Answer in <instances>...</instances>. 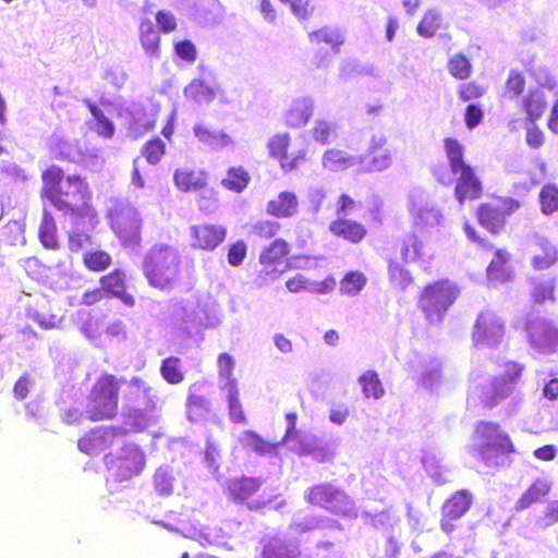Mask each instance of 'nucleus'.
Returning <instances> with one entry per match:
<instances>
[{
	"mask_svg": "<svg viewBox=\"0 0 558 558\" xmlns=\"http://www.w3.org/2000/svg\"><path fill=\"white\" fill-rule=\"evenodd\" d=\"M445 150L449 168L439 166L434 169L436 180L444 185L456 182L454 195L460 204L466 199H476L482 194V184L471 166L464 162V146L453 138L445 140Z\"/></svg>",
	"mask_w": 558,
	"mask_h": 558,
	"instance_id": "f257e3e1",
	"label": "nucleus"
},
{
	"mask_svg": "<svg viewBox=\"0 0 558 558\" xmlns=\"http://www.w3.org/2000/svg\"><path fill=\"white\" fill-rule=\"evenodd\" d=\"M41 196L58 210L72 214L82 211L89 198L88 186L78 175L63 177L60 168L52 166L43 173Z\"/></svg>",
	"mask_w": 558,
	"mask_h": 558,
	"instance_id": "f03ea898",
	"label": "nucleus"
},
{
	"mask_svg": "<svg viewBox=\"0 0 558 558\" xmlns=\"http://www.w3.org/2000/svg\"><path fill=\"white\" fill-rule=\"evenodd\" d=\"M473 438L477 440L475 454L487 468L504 465V457L515 452L511 437L497 423L478 422Z\"/></svg>",
	"mask_w": 558,
	"mask_h": 558,
	"instance_id": "7ed1b4c3",
	"label": "nucleus"
},
{
	"mask_svg": "<svg viewBox=\"0 0 558 558\" xmlns=\"http://www.w3.org/2000/svg\"><path fill=\"white\" fill-rule=\"evenodd\" d=\"M129 395L134 405L125 409L122 422L114 425L120 436L143 433L159 420V400L151 395L150 388L136 387Z\"/></svg>",
	"mask_w": 558,
	"mask_h": 558,
	"instance_id": "20e7f679",
	"label": "nucleus"
},
{
	"mask_svg": "<svg viewBox=\"0 0 558 558\" xmlns=\"http://www.w3.org/2000/svg\"><path fill=\"white\" fill-rule=\"evenodd\" d=\"M143 270L151 287L172 289L180 277L179 252L165 244L155 245L145 257Z\"/></svg>",
	"mask_w": 558,
	"mask_h": 558,
	"instance_id": "39448f33",
	"label": "nucleus"
},
{
	"mask_svg": "<svg viewBox=\"0 0 558 558\" xmlns=\"http://www.w3.org/2000/svg\"><path fill=\"white\" fill-rule=\"evenodd\" d=\"M263 480L259 476H238L229 478L225 486L228 500L246 507L251 511L267 509L276 500V496L260 493Z\"/></svg>",
	"mask_w": 558,
	"mask_h": 558,
	"instance_id": "423d86ee",
	"label": "nucleus"
},
{
	"mask_svg": "<svg viewBox=\"0 0 558 558\" xmlns=\"http://www.w3.org/2000/svg\"><path fill=\"white\" fill-rule=\"evenodd\" d=\"M106 469L119 482L132 480L145 469L146 456L143 448L133 442H125L117 452H109L102 458Z\"/></svg>",
	"mask_w": 558,
	"mask_h": 558,
	"instance_id": "0eeeda50",
	"label": "nucleus"
},
{
	"mask_svg": "<svg viewBox=\"0 0 558 558\" xmlns=\"http://www.w3.org/2000/svg\"><path fill=\"white\" fill-rule=\"evenodd\" d=\"M173 315L178 320L202 327H215L221 319L217 301L208 294L177 303Z\"/></svg>",
	"mask_w": 558,
	"mask_h": 558,
	"instance_id": "6e6552de",
	"label": "nucleus"
},
{
	"mask_svg": "<svg viewBox=\"0 0 558 558\" xmlns=\"http://www.w3.org/2000/svg\"><path fill=\"white\" fill-rule=\"evenodd\" d=\"M457 287L448 281H438L427 286L420 299V307L430 324H438L442 320L447 310L458 296Z\"/></svg>",
	"mask_w": 558,
	"mask_h": 558,
	"instance_id": "1a4fd4ad",
	"label": "nucleus"
},
{
	"mask_svg": "<svg viewBox=\"0 0 558 558\" xmlns=\"http://www.w3.org/2000/svg\"><path fill=\"white\" fill-rule=\"evenodd\" d=\"M304 500L311 507L322 508L337 515H349L352 500L333 484H314L304 492Z\"/></svg>",
	"mask_w": 558,
	"mask_h": 558,
	"instance_id": "9d476101",
	"label": "nucleus"
},
{
	"mask_svg": "<svg viewBox=\"0 0 558 558\" xmlns=\"http://www.w3.org/2000/svg\"><path fill=\"white\" fill-rule=\"evenodd\" d=\"M408 210L413 227L418 231L439 227L444 221L441 209L421 190H414L409 195Z\"/></svg>",
	"mask_w": 558,
	"mask_h": 558,
	"instance_id": "9b49d317",
	"label": "nucleus"
},
{
	"mask_svg": "<svg viewBox=\"0 0 558 558\" xmlns=\"http://www.w3.org/2000/svg\"><path fill=\"white\" fill-rule=\"evenodd\" d=\"M525 331L533 350L542 354L558 351V327L546 317L531 314L526 319Z\"/></svg>",
	"mask_w": 558,
	"mask_h": 558,
	"instance_id": "f8f14e48",
	"label": "nucleus"
},
{
	"mask_svg": "<svg viewBox=\"0 0 558 558\" xmlns=\"http://www.w3.org/2000/svg\"><path fill=\"white\" fill-rule=\"evenodd\" d=\"M71 226L68 229L69 248L71 252L86 250L93 245L92 232L98 223L96 211L84 206L82 211L69 214Z\"/></svg>",
	"mask_w": 558,
	"mask_h": 558,
	"instance_id": "ddd939ff",
	"label": "nucleus"
},
{
	"mask_svg": "<svg viewBox=\"0 0 558 558\" xmlns=\"http://www.w3.org/2000/svg\"><path fill=\"white\" fill-rule=\"evenodd\" d=\"M142 219L132 206H124L111 215V228L125 247H136L141 242Z\"/></svg>",
	"mask_w": 558,
	"mask_h": 558,
	"instance_id": "4468645a",
	"label": "nucleus"
},
{
	"mask_svg": "<svg viewBox=\"0 0 558 558\" xmlns=\"http://www.w3.org/2000/svg\"><path fill=\"white\" fill-rule=\"evenodd\" d=\"M505 335L504 322L490 311L478 315L473 331V344L476 349L498 348Z\"/></svg>",
	"mask_w": 558,
	"mask_h": 558,
	"instance_id": "2eb2a0df",
	"label": "nucleus"
},
{
	"mask_svg": "<svg viewBox=\"0 0 558 558\" xmlns=\"http://www.w3.org/2000/svg\"><path fill=\"white\" fill-rule=\"evenodd\" d=\"M473 497L470 490H454L440 507L439 527L450 535L457 529L456 522L461 520L471 509Z\"/></svg>",
	"mask_w": 558,
	"mask_h": 558,
	"instance_id": "dca6fc26",
	"label": "nucleus"
},
{
	"mask_svg": "<svg viewBox=\"0 0 558 558\" xmlns=\"http://www.w3.org/2000/svg\"><path fill=\"white\" fill-rule=\"evenodd\" d=\"M118 387L94 386L89 396V418L94 422L111 420L118 411Z\"/></svg>",
	"mask_w": 558,
	"mask_h": 558,
	"instance_id": "f3484780",
	"label": "nucleus"
},
{
	"mask_svg": "<svg viewBox=\"0 0 558 558\" xmlns=\"http://www.w3.org/2000/svg\"><path fill=\"white\" fill-rule=\"evenodd\" d=\"M118 117L133 138H138L150 131L156 122V114L147 111L138 104H130L120 108Z\"/></svg>",
	"mask_w": 558,
	"mask_h": 558,
	"instance_id": "a211bd4d",
	"label": "nucleus"
},
{
	"mask_svg": "<svg viewBox=\"0 0 558 558\" xmlns=\"http://www.w3.org/2000/svg\"><path fill=\"white\" fill-rule=\"evenodd\" d=\"M121 437L114 425H100L92 428L77 440V448L87 456H98L110 449Z\"/></svg>",
	"mask_w": 558,
	"mask_h": 558,
	"instance_id": "6ab92c4d",
	"label": "nucleus"
},
{
	"mask_svg": "<svg viewBox=\"0 0 558 558\" xmlns=\"http://www.w3.org/2000/svg\"><path fill=\"white\" fill-rule=\"evenodd\" d=\"M400 255L405 264H416L423 269H428L435 257L434 248L416 233H408L400 244Z\"/></svg>",
	"mask_w": 558,
	"mask_h": 558,
	"instance_id": "aec40b11",
	"label": "nucleus"
},
{
	"mask_svg": "<svg viewBox=\"0 0 558 558\" xmlns=\"http://www.w3.org/2000/svg\"><path fill=\"white\" fill-rule=\"evenodd\" d=\"M259 558H310L300 545L278 534H266L259 541Z\"/></svg>",
	"mask_w": 558,
	"mask_h": 558,
	"instance_id": "412c9836",
	"label": "nucleus"
},
{
	"mask_svg": "<svg viewBox=\"0 0 558 558\" xmlns=\"http://www.w3.org/2000/svg\"><path fill=\"white\" fill-rule=\"evenodd\" d=\"M291 143V136L287 132H279L270 136L267 141L269 156L278 159L283 171H292L304 161L305 153L299 151L295 156L288 154Z\"/></svg>",
	"mask_w": 558,
	"mask_h": 558,
	"instance_id": "4be33fe9",
	"label": "nucleus"
},
{
	"mask_svg": "<svg viewBox=\"0 0 558 558\" xmlns=\"http://www.w3.org/2000/svg\"><path fill=\"white\" fill-rule=\"evenodd\" d=\"M367 154L368 160L364 159V169L368 172H380L387 170L392 163V150L387 146V137L383 134L372 136Z\"/></svg>",
	"mask_w": 558,
	"mask_h": 558,
	"instance_id": "5701e85b",
	"label": "nucleus"
},
{
	"mask_svg": "<svg viewBox=\"0 0 558 558\" xmlns=\"http://www.w3.org/2000/svg\"><path fill=\"white\" fill-rule=\"evenodd\" d=\"M226 228L221 225L202 223L190 228L191 246L213 251L225 241Z\"/></svg>",
	"mask_w": 558,
	"mask_h": 558,
	"instance_id": "b1692460",
	"label": "nucleus"
},
{
	"mask_svg": "<svg viewBox=\"0 0 558 558\" xmlns=\"http://www.w3.org/2000/svg\"><path fill=\"white\" fill-rule=\"evenodd\" d=\"M315 111V100L311 96H300L291 100L282 113L286 126L301 129L307 124Z\"/></svg>",
	"mask_w": 558,
	"mask_h": 558,
	"instance_id": "393cba45",
	"label": "nucleus"
},
{
	"mask_svg": "<svg viewBox=\"0 0 558 558\" xmlns=\"http://www.w3.org/2000/svg\"><path fill=\"white\" fill-rule=\"evenodd\" d=\"M193 134L199 143L216 151L235 146V141L230 134L205 122L195 123Z\"/></svg>",
	"mask_w": 558,
	"mask_h": 558,
	"instance_id": "a878e982",
	"label": "nucleus"
},
{
	"mask_svg": "<svg viewBox=\"0 0 558 558\" xmlns=\"http://www.w3.org/2000/svg\"><path fill=\"white\" fill-rule=\"evenodd\" d=\"M364 162V157L338 148L327 149L322 156V166L330 172H340Z\"/></svg>",
	"mask_w": 558,
	"mask_h": 558,
	"instance_id": "bb28decb",
	"label": "nucleus"
},
{
	"mask_svg": "<svg viewBox=\"0 0 558 558\" xmlns=\"http://www.w3.org/2000/svg\"><path fill=\"white\" fill-rule=\"evenodd\" d=\"M48 145L50 151L58 158L73 162H86V157L81 151L76 141L65 138L54 133L49 138Z\"/></svg>",
	"mask_w": 558,
	"mask_h": 558,
	"instance_id": "cd10ccee",
	"label": "nucleus"
},
{
	"mask_svg": "<svg viewBox=\"0 0 558 558\" xmlns=\"http://www.w3.org/2000/svg\"><path fill=\"white\" fill-rule=\"evenodd\" d=\"M413 378L426 384L442 380V363L433 356L418 357L412 364Z\"/></svg>",
	"mask_w": 558,
	"mask_h": 558,
	"instance_id": "c85d7f7f",
	"label": "nucleus"
},
{
	"mask_svg": "<svg viewBox=\"0 0 558 558\" xmlns=\"http://www.w3.org/2000/svg\"><path fill=\"white\" fill-rule=\"evenodd\" d=\"M141 46L145 54L151 59L160 58V36L154 22L149 17H143L138 25Z\"/></svg>",
	"mask_w": 558,
	"mask_h": 558,
	"instance_id": "c756f323",
	"label": "nucleus"
},
{
	"mask_svg": "<svg viewBox=\"0 0 558 558\" xmlns=\"http://www.w3.org/2000/svg\"><path fill=\"white\" fill-rule=\"evenodd\" d=\"M266 213L277 218H291L299 213V198L296 194L283 191L266 205Z\"/></svg>",
	"mask_w": 558,
	"mask_h": 558,
	"instance_id": "7c9ffc66",
	"label": "nucleus"
},
{
	"mask_svg": "<svg viewBox=\"0 0 558 558\" xmlns=\"http://www.w3.org/2000/svg\"><path fill=\"white\" fill-rule=\"evenodd\" d=\"M551 487L553 484L546 478H536L530 484L526 492L522 493L520 499L515 501V510L523 511L535 504L544 501Z\"/></svg>",
	"mask_w": 558,
	"mask_h": 558,
	"instance_id": "2f4dec72",
	"label": "nucleus"
},
{
	"mask_svg": "<svg viewBox=\"0 0 558 558\" xmlns=\"http://www.w3.org/2000/svg\"><path fill=\"white\" fill-rule=\"evenodd\" d=\"M508 260L509 254L506 251L498 250L495 253L487 267V279L490 284L496 286L510 280L511 271L507 265Z\"/></svg>",
	"mask_w": 558,
	"mask_h": 558,
	"instance_id": "473e14b6",
	"label": "nucleus"
},
{
	"mask_svg": "<svg viewBox=\"0 0 558 558\" xmlns=\"http://www.w3.org/2000/svg\"><path fill=\"white\" fill-rule=\"evenodd\" d=\"M533 266L536 269H546L558 260L557 248L546 239L536 238L534 242Z\"/></svg>",
	"mask_w": 558,
	"mask_h": 558,
	"instance_id": "72a5a7b5",
	"label": "nucleus"
},
{
	"mask_svg": "<svg viewBox=\"0 0 558 558\" xmlns=\"http://www.w3.org/2000/svg\"><path fill=\"white\" fill-rule=\"evenodd\" d=\"M523 110L527 120L535 123L547 108V99L545 93L539 88H534L522 100Z\"/></svg>",
	"mask_w": 558,
	"mask_h": 558,
	"instance_id": "f704fd0d",
	"label": "nucleus"
},
{
	"mask_svg": "<svg viewBox=\"0 0 558 558\" xmlns=\"http://www.w3.org/2000/svg\"><path fill=\"white\" fill-rule=\"evenodd\" d=\"M90 113L93 120L88 122L89 128L94 130L99 136L104 138H111L114 135V124L111 120H109L102 110L93 104L90 100L85 101Z\"/></svg>",
	"mask_w": 558,
	"mask_h": 558,
	"instance_id": "c9c22d12",
	"label": "nucleus"
},
{
	"mask_svg": "<svg viewBox=\"0 0 558 558\" xmlns=\"http://www.w3.org/2000/svg\"><path fill=\"white\" fill-rule=\"evenodd\" d=\"M76 323L81 332L95 344H98L104 330V325L98 318H93L88 311L81 310L76 313Z\"/></svg>",
	"mask_w": 558,
	"mask_h": 558,
	"instance_id": "e433bc0d",
	"label": "nucleus"
},
{
	"mask_svg": "<svg viewBox=\"0 0 558 558\" xmlns=\"http://www.w3.org/2000/svg\"><path fill=\"white\" fill-rule=\"evenodd\" d=\"M310 134L316 143L328 145L338 138V126L333 121L316 119L310 130Z\"/></svg>",
	"mask_w": 558,
	"mask_h": 558,
	"instance_id": "4c0bfd02",
	"label": "nucleus"
},
{
	"mask_svg": "<svg viewBox=\"0 0 558 558\" xmlns=\"http://www.w3.org/2000/svg\"><path fill=\"white\" fill-rule=\"evenodd\" d=\"M240 442L242 448L248 449L259 456L275 452L277 449L276 444L265 440L260 435L251 429L241 433Z\"/></svg>",
	"mask_w": 558,
	"mask_h": 558,
	"instance_id": "58836bf2",
	"label": "nucleus"
},
{
	"mask_svg": "<svg viewBox=\"0 0 558 558\" xmlns=\"http://www.w3.org/2000/svg\"><path fill=\"white\" fill-rule=\"evenodd\" d=\"M184 95L195 102L208 104L215 99L216 88L203 80L195 78L184 88Z\"/></svg>",
	"mask_w": 558,
	"mask_h": 558,
	"instance_id": "ea45409f",
	"label": "nucleus"
},
{
	"mask_svg": "<svg viewBox=\"0 0 558 558\" xmlns=\"http://www.w3.org/2000/svg\"><path fill=\"white\" fill-rule=\"evenodd\" d=\"M329 229L333 234L342 236L343 239H347L351 242H359L365 235V229L362 225L341 218L333 221Z\"/></svg>",
	"mask_w": 558,
	"mask_h": 558,
	"instance_id": "a19ab883",
	"label": "nucleus"
},
{
	"mask_svg": "<svg viewBox=\"0 0 558 558\" xmlns=\"http://www.w3.org/2000/svg\"><path fill=\"white\" fill-rule=\"evenodd\" d=\"M174 183L182 191H191L203 187L206 180L203 172L183 168L174 172Z\"/></svg>",
	"mask_w": 558,
	"mask_h": 558,
	"instance_id": "79ce46f5",
	"label": "nucleus"
},
{
	"mask_svg": "<svg viewBox=\"0 0 558 558\" xmlns=\"http://www.w3.org/2000/svg\"><path fill=\"white\" fill-rule=\"evenodd\" d=\"M388 277L391 286L396 289L404 291L413 282V277L400 262L389 260Z\"/></svg>",
	"mask_w": 558,
	"mask_h": 558,
	"instance_id": "37998d69",
	"label": "nucleus"
},
{
	"mask_svg": "<svg viewBox=\"0 0 558 558\" xmlns=\"http://www.w3.org/2000/svg\"><path fill=\"white\" fill-rule=\"evenodd\" d=\"M477 215L480 223L493 233L498 232L504 226V217L497 206L482 205Z\"/></svg>",
	"mask_w": 558,
	"mask_h": 558,
	"instance_id": "c03bdc74",
	"label": "nucleus"
},
{
	"mask_svg": "<svg viewBox=\"0 0 558 558\" xmlns=\"http://www.w3.org/2000/svg\"><path fill=\"white\" fill-rule=\"evenodd\" d=\"M310 40L315 45H319L322 43L328 44L331 46L333 53H337L344 39L340 31L336 28L324 27L311 33Z\"/></svg>",
	"mask_w": 558,
	"mask_h": 558,
	"instance_id": "a18cd8bd",
	"label": "nucleus"
},
{
	"mask_svg": "<svg viewBox=\"0 0 558 558\" xmlns=\"http://www.w3.org/2000/svg\"><path fill=\"white\" fill-rule=\"evenodd\" d=\"M288 253L289 244L281 239H277L262 252L259 262L265 267L271 266L280 262Z\"/></svg>",
	"mask_w": 558,
	"mask_h": 558,
	"instance_id": "49530a36",
	"label": "nucleus"
},
{
	"mask_svg": "<svg viewBox=\"0 0 558 558\" xmlns=\"http://www.w3.org/2000/svg\"><path fill=\"white\" fill-rule=\"evenodd\" d=\"M442 16L437 10H427L417 25L416 32L424 38L433 37L440 28Z\"/></svg>",
	"mask_w": 558,
	"mask_h": 558,
	"instance_id": "de8ad7c7",
	"label": "nucleus"
},
{
	"mask_svg": "<svg viewBox=\"0 0 558 558\" xmlns=\"http://www.w3.org/2000/svg\"><path fill=\"white\" fill-rule=\"evenodd\" d=\"M531 76L539 88L557 93L558 81L551 71L542 64H535L531 69Z\"/></svg>",
	"mask_w": 558,
	"mask_h": 558,
	"instance_id": "09e8293b",
	"label": "nucleus"
},
{
	"mask_svg": "<svg viewBox=\"0 0 558 558\" xmlns=\"http://www.w3.org/2000/svg\"><path fill=\"white\" fill-rule=\"evenodd\" d=\"M367 279L360 271H350L340 281V292L344 295L354 296L366 286Z\"/></svg>",
	"mask_w": 558,
	"mask_h": 558,
	"instance_id": "8fccbe9b",
	"label": "nucleus"
},
{
	"mask_svg": "<svg viewBox=\"0 0 558 558\" xmlns=\"http://www.w3.org/2000/svg\"><path fill=\"white\" fill-rule=\"evenodd\" d=\"M187 418L192 422H201L210 414L209 402L202 396H190L187 398Z\"/></svg>",
	"mask_w": 558,
	"mask_h": 558,
	"instance_id": "3c124183",
	"label": "nucleus"
},
{
	"mask_svg": "<svg viewBox=\"0 0 558 558\" xmlns=\"http://www.w3.org/2000/svg\"><path fill=\"white\" fill-rule=\"evenodd\" d=\"M449 73L457 80H466L472 73L470 60L462 53H454L448 60Z\"/></svg>",
	"mask_w": 558,
	"mask_h": 558,
	"instance_id": "603ef678",
	"label": "nucleus"
},
{
	"mask_svg": "<svg viewBox=\"0 0 558 558\" xmlns=\"http://www.w3.org/2000/svg\"><path fill=\"white\" fill-rule=\"evenodd\" d=\"M250 182L248 173L241 167L231 168L227 177L221 181L222 185L233 192H242Z\"/></svg>",
	"mask_w": 558,
	"mask_h": 558,
	"instance_id": "864d4df0",
	"label": "nucleus"
},
{
	"mask_svg": "<svg viewBox=\"0 0 558 558\" xmlns=\"http://www.w3.org/2000/svg\"><path fill=\"white\" fill-rule=\"evenodd\" d=\"M56 231L57 227L53 218L48 213L45 211L39 228V239L45 247L56 248L58 246Z\"/></svg>",
	"mask_w": 558,
	"mask_h": 558,
	"instance_id": "5fc2aeb1",
	"label": "nucleus"
},
{
	"mask_svg": "<svg viewBox=\"0 0 558 558\" xmlns=\"http://www.w3.org/2000/svg\"><path fill=\"white\" fill-rule=\"evenodd\" d=\"M542 211L550 215L558 210V187L555 184L545 185L539 193Z\"/></svg>",
	"mask_w": 558,
	"mask_h": 558,
	"instance_id": "6e6d98bb",
	"label": "nucleus"
},
{
	"mask_svg": "<svg viewBox=\"0 0 558 558\" xmlns=\"http://www.w3.org/2000/svg\"><path fill=\"white\" fill-rule=\"evenodd\" d=\"M84 265L93 271H101L106 269L110 263L111 257L104 251H88L83 257Z\"/></svg>",
	"mask_w": 558,
	"mask_h": 558,
	"instance_id": "4d7b16f0",
	"label": "nucleus"
},
{
	"mask_svg": "<svg viewBox=\"0 0 558 558\" xmlns=\"http://www.w3.org/2000/svg\"><path fill=\"white\" fill-rule=\"evenodd\" d=\"M228 414L229 420L233 424H245L246 416L244 410L242 408L241 400L239 399V393L236 389H232L229 391L228 396Z\"/></svg>",
	"mask_w": 558,
	"mask_h": 558,
	"instance_id": "13d9d810",
	"label": "nucleus"
},
{
	"mask_svg": "<svg viewBox=\"0 0 558 558\" xmlns=\"http://www.w3.org/2000/svg\"><path fill=\"white\" fill-rule=\"evenodd\" d=\"M27 317L44 329L58 328L62 320L61 317H59L58 315L46 312H39L34 308L27 310Z\"/></svg>",
	"mask_w": 558,
	"mask_h": 558,
	"instance_id": "bf43d9fd",
	"label": "nucleus"
},
{
	"mask_svg": "<svg viewBox=\"0 0 558 558\" xmlns=\"http://www.w3.org/2000/svg\"><path fill=\"white\" fill-rule=\"evenodd\" d=\"M523 365L513 361L506 362L501 365L499 384H512L521 379H526L523 376Z\"/></svg>",
	"mask_w": 558,
	"mask_h": 558,
	"instance_id": "052dcab7",
	"label": "nucleus"
},
{
	"mask_svg": "<svg viewBox=\"0 0 558 558\" xmlns=\"http://www.w3.org/2000/svg\"><path fill=\"white\" fill-rule=\"evenodd\" d=\"M161 375L169 384H180L183 380L180 360L177 357L166 359L161 365Z\"/></svg>",
	"mask_w": 558,
	"mask_h": 558,
	"instance_id": "680f3d73",
	"label": "nucleus"
},
{
	"mask_svg": "<svg viewBox=\"0 0 558 558\" xmlns=\"http://www.w3.org/2000/svg\"><path fill=\"white\" fill-rule=\"evenodd\" d=\"M173 47L175 54L187 63L195 62L197 50L195 45L189 39H174Z\"/></svg>",
	"mask_w": 558,
	"mask_h": 558,
	"instance_id": "e2e57ef3",
	"label": "nucleus"
},
{
	"mask_svg": "<svg viewBox=\"0 0 558 558\" xmlns=\"http://www.w3.org/2000/svg\"><path fill=\"white\" fill-rule=\"evenodd\" d=\"M124 272L114 271L101 279L104 290L120 296L124 292Z\"/></svg>",
	"mask_w": 558,
	"mask_h": 558,
	"instance_id": "0e129e2a",
	"label": "nucleus"
},
{
	"mask_svg": "<svg viewBox=\"0 0 558 558\" xmlns=\"http://www.w3.org/2000/svg\"><path fill=\"white\" fill-rule=\"evenodd\" d=\"M306 198L311 210L317 214L327 198V189L320 184L312 185L307 190Z\"/></svg>",
	"mask_w": 558,
	"mask_h": 558,
	"instance_id": "69168bd1",
	"label": "nucleus"
},
{
	"mask_svg": "<svg viewBox=\"0 0 558 558\" xmlns=\"http://www.w3.org/2000/svg\"><path fill=\"white\" fill-rule=\"evenodd\" d=\"M280 227L275 220H259L252 226V233L262 239H270L279 232Z\"/></svg>",
	"mask_w": 558,
	"mask_h": 558,
	"instance_id": "338daca9",
	"label": "nucleus"
},
{
	"mask_svg": "<svg viewBox=\"0 0 558 558\" xmlns=\"http://www.w3.org/2000/svg\"><path fill=\"white\" fill-rule=\"evenodd\" d=\"M143 154L150 165H156L165 154V143L160 138L151 140L145 145Z\"/></svg>",
	"mask_w": 558,
	"mask_h": 558,
	"instance_id": "774afa93",
	"label": "nucleus"
}]
</instances>
